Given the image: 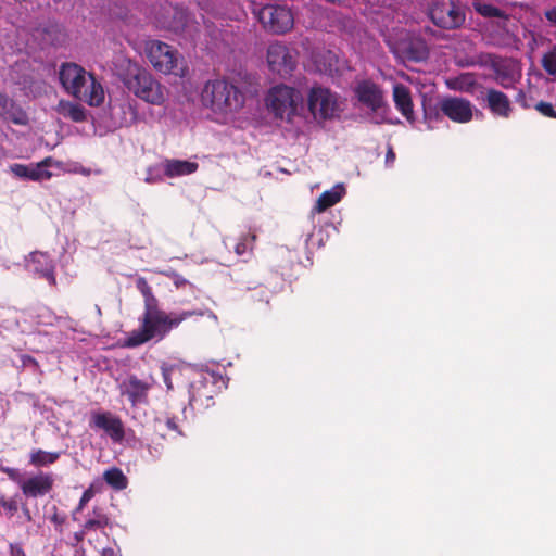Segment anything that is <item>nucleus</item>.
Wrapping results in <instances>:
<instances>
[{
  "mask_svg": "<svg viewBox=\"0 0 556 556\" xmlns=\"http://www.w3.org/2000/svg\"><path fill=\"white\" fill-rule=\"evenodd\" d=\"M136 287L143 296V313L139 318L140 327L132 330L124 341L125 348H137L151 340H163L173 329L193 316H203L201 311L166 313L144 277L136 280Z\"/></svg>",
  "mask_w": 556,
  "mask_h": 556,
  "instance_id": "f257e3e1",
  "label": "nucleus"
},
{
  "mask_svg": "<svg viewBox=\"0 0 556 556\" xmlns=\"http://www.w3.org/2000/svg\"><path fill=\"white\" fill-rule=\"evenodd\" d=\"M117 71L124 86L137 98L153 105L165 102V87L147 68L125 58L119 60Z\"/></svg>",
  "mask_w": 556,
  "mask_h": 556,
  "instance_id": "f03ea898",
  "label": "nucleus"
},
{
  "mask_svg": "<svg viewBox=\"0 0 556 556\" xmlns=\"http://www.w3.org/2000/svg\"><path fill=\"white\" fill-rule=\"evenodd\" d=\"M63 88L76 99L87 102L91 106H98L104 101V90L97 81L93 74L86 72L75 63H65L59 73Z\"/></svg>",
  "mask_w": 556,
  "mask_h": 556,
  "instance_id": "7ed1b4c3",
  "label": "nucleus"
},
{
  "mask_svg": "<svg viewBox=\"0 0 556 556\" xmlns=\"http://www.w3.org/2000/svg\"><path fill=\"white\" fill-rule=\"evenodd\" d=\"M201 97L206 106L219 113L238 111L245 100L239 88L225 79L207 81Z\"/></svg>",
  "mask_w": 556,
  "mask_h": 556,
  "instance_id": "20e7f679",
  "label": "nucleus"
},
{
  "mask_svg": "<svg viewBox=\"0 0 556 556\" xmlns=\"http://www.w3.org/2000/svg\"><path fill=\"white\" fill-rule=\"evenodd\" d=\"M144 51L155 71L165 75L185 76L184 58L174 47L160 40H150L146 42Z\"/></svg>",
  "mask_w": 556,
  "mask_h": 556,
  "instance_id": "39448f33",
  "label": "nucleus"
},
{
  "mask_svg": "<svg viewBox=\"0 0 556 556\" xmlns=\"http://www.w3.org/2000/svg\"><path fill=\"white\" fill-rule=\"evenodd\" d=\"M7 79L28 98H39L47 92V83L27 59L17 60L7 74Z\"/></svg>",
  "mask_w": 556,
  "mask_h": 556,
  "instance_id": "423d86ee",
  "label": "nucleus"
},
{
  "mask_svg": "<svg viewBox=\"0 0 556 556\" xmlns=\"http://www.w3.org/2000/svg\"><path fill=\"white\" fill-rule=\"evenodd\" d=\"M266 101L275 117L291 122L303 109L304 99L298 89L278 85L269 90Z\"/></svg>",
  "mask_w": 556,
  "mask_h": 556,
  "instance_id": "0eeeda50",
  "label": "nucleus"
},
{
  "mask_svg": "<svg viewBox=\"0 0 556 556\" xmlns=\"http://www.w3.org/2000/svg\"><path fill=\"white\" fill-rule=\"evenodd\" d=\"M307 106L315 118L330 119L340 112V104L337 93L329 88L314 86L307 96Z\"/></svg>",
  "mask_w": 556,
  "mask_h": 556,
  "instance_id": "6e6552de",
  "label": "nucleus"
},
{
  "mask_svg": "<svg viewBox=\"0 0 556 556\" xmlns=\"http://www.w3.org/2000/svg\"><path fill=\"white\" fill-rule=\"evenodd\" d=\"M257 17L265 30L273 34H285L294 24L293 14L285 5L266 4L257 13Z\"/></svg>",
  "mask_w": 556,
  "mask_h": 556,
  "instance_id": "1a4fd4ad",
  "label": "nucleus"
},
{
  "mask_svg": "<svg viewBox=\"0 0 556 556\" xmlns=\"http://www.w3.org/2000/svg\"><path fill=\"white\" fill-rule=\"evenodd\" d=\"M438 106L439 112H435L433 116L431 113L426 114L429 119L439 121L442 114L454 123L466 124L469 123L473 116V105L465 98L447 96L440 100Z\"/></svg>",
  "mask_w": 556,
  "mask_h": 556,
  "instance_id": "9d476101",
  "label": "nucleus"
},
{
  "mask_svg": "<svg viewBox=\"0 0 556 556\" xmlns=\"http://www.w3.org/2000/svg\"><path fill=\"white\" fill-rule=\"evenodd\" d=\"M432 23L442 29H457L465 23V12L454 3L433 2L429 9Z\"/></svg>",
  "mask_w": 556,
  "mask_h": 556,
  "instance_id": "9b49d317",
  "label": "nucleus"
},
{
  "mask_svg": "<svg viewBox=\"0 0 556 556\" xmlns=\"http://www.w3.org/2000/svg\"><path fill=\"white\" fill-rule=\"evenodd\" d=\"M357 100L375 113H386L389 105L386 102L381 87L370 79L357 83L354 89Z\"/></svg>",
  "mask_w": 556,
  "mask_h": 556,
  "instance_id": "f8f14e48",
  "label": "nucleus"
},
{
  "mask_svg": "<svg viewBox=\"0 0 556 556\" xmlns=\"http://www.w3.org/2000/svg\"><path fill=\"white\" fill-rule=\"evenodd\" d=\"M155 380L152 376L140 379L136 375H129L119 386L121 394L126 396L132 407L149 403V392Z\"/></svg>",
  "mask_w": 556,
  "mask_h": 556,
  "instance_id": "ddd939ff",
  "label": "nucleus"
},
{
  "mask_svg": "<svg viewBox=\"0 0 556 556\" xmlns=\"http://www.w3.org/2000/svg\"><path fill=\"white\" fill-rule=\"evenodd\" d=\"M267 64L271 72L287 76L295 68L296 60L287 46L274 42L267 49Z\"/></svg>",
  "mask_w": 556,
  "mask_h": 556,
  "instance_id": "4468645a",
  "label": "nucleus"
},
{
  "mask_svg": "<svg viewBox=\"0 0 556 556\" xmlns=\"http://www.w3.org/2000/svg\"><path fill=\"white\" fill-rule=\"evenodd\" d=\"M89 426L92 429L103 430L114 442H122L125 438V428L122 419L111 412H92Z\"/></svg>",
  "mask_w": 556,
  "mask_h": 556,
  "instance_id": "2eb2a0df",
  "label": "nucleus"
},
{
  "mask_svg": "<svg viewBox=\"0 0 556 556\" xmlns=\"http://www.w3.org/2000/svg\"><path fill=\"white\" fill-rule=\"evenodd\" d=\"M54 486V476L51 472L38 471L24 479L21 492L26 498H37L49 494Z\"/></svg>",
  "mask_w": 556,
  "mask_h": 556,
  "instance_id": "dca6fc26",
  "label": "nucleus"
},
{
  "mask_svg": "<svg viewBox=\"0 0 556 556\" xmlns=\"http://www.w3.org/2000/svg\"><path fill=\"white\" fill-rule=\"evenodd\" d=\"M484 100L486 108L493 116L501 118L510 117L513 113L511 102L503 91L494 88L486 89Z\"/></svg>",
  "mask_w": 556,
  "mask_h": 556,
  "instance_id": "f3484780",
  "label": "nucleus"
},
{
  "mask_svg": "<svg viewBox=\"0 0 556 556\" xmlns=\"http://www.w3.org/2000/svg\"><path fill=\"white\" fill-rule=\"evenodd\" d=\"M29 266L34 273L45 278L50 286H56L54 262L48 253L33 252L29 258Z\"/></svg>",
  "mask_w": 556,
  "mask_h": 556,
  "instance_id": "a211bd4d",
  "label": "nucleus"
},
{
  "mask_svg": "<svg viewBox=\"0 0 556 556\" xmlns=\"http://www.w3.org/2000/svg\"><path fill=\"white\" fill-rule=\"evenodd\" d=\"M0 117L15 125L25 126L28 124L27 113L10 99L4 92L0 91Z\"/></svg>",
  "mask_w": 556,
  "mask_h": 556,
  "instance_id": "6ab92c4d",
  "label": "nucleus"
},
{
  "mask_svg": "<svg viewBox=\"0 0 556 556\" xmlns=\"http://www.w3.org/2000/svg\"><path fill=\"white\" fill-rule=\"evenodd\" d=\"M393 101L396 110L407 119V122L414 123V104L409 88L401 83L395 84L393 86Z\"/></svg>",
  "mask_w": 556,
  "mask_h": 556,
  "instance_id": "aec40b11",
  "label": "nucleus"
},
{
  "mask_svg": "<svg viewBox=\"0 0 556 556\" xmlns=\"http://www.w3.org/2000/svg\"><path fill=\"white\" fill-rule=\"evenodd\" d=\"M83 526L85 531H100L105 533L104 530L111 528V519L103 507L94 506L92 510L88 513Z\"/></svg>",
  "mask_w": 556,
  "mask_h": 556,
  "instance_id": "412c9836",
  "label": "nucleus"
},
{
  "mask_svg": "<svg viewBox=\"0 0 556 556\" xmlns=\"http://www.w3.org/2000/svg\"><path fill=\"white\" fill-rule=\"evenodd\" d=\"M198 167V163L194 162L182 160H166L164 163V174L170 178L185 176L194 173Z\"/></svg>",
  "mask_w": 556,
  "mask_h": 556,
  "instance_id": "4be33fe9",
  "label": "nucleus"
},
{
  "mask_svg": "<svg viewBox=\"0 0 556 556\" xmlns=\"http://www.w3.org/2000/svg\"><path fill=\"white\" fill-rule=\"evenodd\" d=\"M404 53L410 61L420 62L429 56V49L425 40L413 38L404 46Z\"/></svg>",
  "mask_w": 556,
  "mask_h": 556,
  "instance_id": "5701e85b",
  "label": "nucleus"
},
{
  "mask_svg": "<svg viewBox=\"0 0 556 556\" xmlns=\"http://www.w3.org/2000/svg\"><path fill=\"white\" fill-rule=\"evenodd\" d=\"M344 194V189L342 187H336L331 190L324 191L317 199L316 204L314 206V212L323 213L327 208L336 205Z\"/></svg>",
  "mask_w": 556,
  "mask_h": 556,
  "instance_id": "b1692460",
  "label": "nucleus"
},
{
  "mask_svg": "<svg viewBox=\"0 0 556 556\" xmlns=\"http://www.w3.org/2000/svg\"><path fill=\"white\" fill-rule=\"evenodd\" d=\"M59 113L73 122L80 123L86 119V111L83 105L68 101H60Z\"/></svg>",
  "mask_w": 556,
  "mask_h": 556,
  "instance_id": "393cba45",
  "label": "nucleus"
},
{
  "mask_svg": "<svg viewBox=\"0 0 556 556\" xmlns=\"http://www.w3.org/2000/svg\"><path fill=\"white\" fill-rule=\"evenodd\" d=\"M60 455V452H47L41 448L33 450L29 454V464L35 467L49 466L54 464Z\"/></svg>",
  "mask_w": 556,
  "mask_h": 556,
  "instance_id": "a878e982",
  "label": "nucleus"
},
{
  "mask_svg": "<svg viewBox=\"0 0 556 556\" xmlns=\"http://www.w3.org/2000/svg\"><path fill=\"white\" fill-rule=\"evenodd\" d=\"M447 85L453 90L472 93L477 86V80L472 73H464L457 76L456 78L450 80Z\"/></svg>",
  "mask_w": 556,
  "mask_h": 556,
  "instance_id": "bb28decb",
  "label": "nucleus"
},
{
  "mask_svg": "<svg viewBox=\"0 0 556 556\" xmlns=\"http://www.w3.org/2000/svg\"><path fill=\"white\" fill-rule=\"evenodd\" d=\"M103 479L110 486L117 491L124 490L128 485L126 476L123 473L122 469L117 467H112L105 470Z\"/></svg>",
  "mask_w": 556,
  "mask_h": 556,
  "instance_id": "cd10ccee",
  "label": "nucleus"
},
{
  "mask_svg": "<svg viewBox=\"0 0 556 556\" xmlns=\"http://www.w3.org/2000/svg\"><path fill=\"white\" fill-rule=\"evenodd\" d=\"M473 9L478 14H480L481 16L486 17V18H492V17L506 18V17H508V14L505 11H503L490 3L473 2Z\"/></svg>",
  "mask_w": 556,
  "mask_h": 556,
  "instance_id": "c85d7f7f",
  "label": "nucleus"
},
{
  "mask_svg": "<svg viewBox=\"0 0 556 556\" xmlns=\"http://www.w3.org/2000/svg\"><path fill=\"white\" fill-rule=\"evenodd\" d=\"M256 241L255 233H247L240 237L239 241L235 245V252L238 256L251 255Z\"/></svg>",
  "mask_w": 556,
  "mask_h": 556,
  "instance_id": "c756f323",
  "label": "nucleus"
},
{
  "mask_svg": "<svg viewBox=\"0 0 556 556\" xmlns=\"http://www.w3.org/2000/svg\"><path fill=\"white\" fill-rule=\"evenodd\" d=\"M492 70L496 75V81L504 88H509L513 85V78L508 73L507 68L498 62L497 64H492Z\"/></svg>",
  "mask_w": 556,
  "mask_h": 556,
  "instance_id": "7c9ffc66",
  "label": "nucleus"
},
{
  "mask_svg": "<svg viewBox=\"0 0 556 556\" xmlns=\"http://www.w3.org/2000/svg\"><path fill=\"white\" fill-rule=\"evenodd\" d=\"M541 64L548 75H556V46L543 54Z\"/></svg>",
  "mask_w": 556,
  "mask_h": 556,
  "instance_id": "2f4dec72",
  "label": "nucleus"
},
{
  "mask_svg": "<svg viewBox=\"0 0 556 556\" xmlns=\"http://www.w3.org/2000/svg\"><path fill=\"white\" fill-rule=\"evenodd\" d=\"M17 496V494L13 497H5L4 495L0 496V509H3V513L8 518H12L18 510Z\"/></svg>",
  "mask_w": 556,
  "mask_h": 556,
  "instance_id": "473e14b6",
  "label": "nucleus"
},
{
  "mask_svg": "<svg viewBox=\"0 0 556 556\" xmlns=\"http://www.w3.org/2000/svg\"><path fill=\"white\" fill-rule=\"evenodd\" d=\"M52 177V173L43 168L42 165L37 164L35 167H30L28 179L33 181L47 180Z\"/></svg>",
  "mask_w": 556,
  "mask_h": 556,
  "instance_id": "72a5a7b5",
  "label": "nucleus"
},
{
  "mask_svg": "<svg viewBox=\"0 0 556 556\" xmlns=\"http://www.w3.org/2000/svg\"><path fill=\"white\" fill-rule=\"evenodd\" d=\"M535 110L543 116L556 119V110L553 104L545 101H540L535 104Z\"/></svg>",
  "mask_w": 556,
  "mask_h": 556,
  "instance_id": "f704fd0d",
  "label": "nucleus"
},
{
  "mask_svg": "<svg viewBox=\"0 0 556 556\" xmlns=\"http://www.w3.org/2000/svg\"><path fill=\"white\" fill-rule=\"evenodd\" d=\"M1 471L3 473H5L8 476V478L10 480H12L13 482H15L18 485V488L21 489L25 478L22 476V473L20 472V470L17 468L2 467Z\"/></svg>",
  "mask_w": 556,
  "mask_h": 556,
  "instance_id": "c9c22d12",
  "label": "nucleus"
},
{
  "mask_svg": "<svg viewBox=\"0 0 556 556\" xmlns=\"http://www.w3.org/2000/svg\"><path fill=\"white\" fill-rule=\"evenodd\" d=\"M509 18H510V15L508 14V17H506V18H498V21L490 23V27L498 30L501 33V35H509V29H508Z\"/></svg>",
  "mask_w": 556,
  "mask_h": 556,
  "instance_id": "e433bc0d",
  "label": "nucleus"
},
{
  "mask_svg": "<svg viewBox=\"0 0 556 556\" xmlns=\"http://www.w3.org/2000/svg\"><path fill=\"white\" fill-rule=\"evenodd\" d=\"M94 496V491L90 486L86 489L79 500V503L75 509V511H81L84 507L91 501V498Z\"/></svg>",
  "mask_w": 556,
  "mask_h": 556,
  "instance_id": "4c0bfd02",
  "label": "nucleus"
},
{
  "mask_svg": "<svg viewBox=\"0 0 556 556\" xmlns=\"http://www.w3.org/2000/svg\"><path fill=\"white\" fill-rule=\"evenodd\" d=\"M498 62V58L492 53H481L478 56L479 65H490L492 67V64H497Z\"/></svg>",
  "mask_w": 556,
  "mask_h": 556,
  "instance_id": "58836bf2",
  "label": "nucleus"
},
{
  "mask_svg": "<svg viewBox=\"0 0 556 556\" xmlns=\"http://www.w3.org/2000/svg\"><path fill=\"white\" fill-rule=\"evenodd\" d=\"M172 372H173L172 367H168L165 365L162 366V377H163L164 383L166 384V388L168 391L174 389L172 378H170Z\"/></svg>",
  "mask_w": 556,
  "mask_h": 556,
  "instance_id": "ea45409f",
  "label": "nucleus"
},
{
  "mask_svg": "<svg viewBox=\"0 0 556 556\" xmlns=\"http://www.w3.org/2000/svg\"><path fill=\"white\" fill-rule=\"evenodd\" d=\"M169 277L173 279V282L177 289L189 285L188 280L177 273H172Z\"/></svg>",
  "mask_w": 556,
  "mask_h": 556,
  "instance_id": "a19ab883",
  "label": "nucleus"
},
{
  "mask_svg": "<svg viewBox=\"0 0 556 556\" xmlns=\"http://www.w3.org/2000/svg\"><path fill=\"white\" fill-rule=\"evenodd\" d=\"M544 17L551 25L556 26V5L546 9L544 11Z\"/></svg>",
  "mask_w": 556,
  "mask_h": 556,
  "instance_id": "79ce46f5",
  "label": "nucleus"
},
{
  "mask_svg": "<svg viewBox=\"0 0 556 556\" xmlns=\"http://www.w3.org/2000/svg\"><path fill=\"white\" fill-rule=\"evenodd\" d=\"M9 548H10L11 556H26V553L21 544L11 543Z\"/></svg>",
  "mask_w": 556,
  "mask_h": 556,
  "instance_id": "37998d69",
  "label": "nucleus"
},
{
  "mask_svg": "<svg viewBox=\"0 0 556 556\" xmlns=\"http://www.w3.org/2000/svg\"><path fill=\"white\" fill-rule=\"evenodd\" d=\"M165 424H166V427H167L168 430L175 431V432L181 434V431L179 429L178 421H177L176 417H168L166 419Z\"/></svg>",
  "mask_w": 556,
  "mask_h": 556,
  "instance_id": "c03bdc74",
  "label": "nucleus"
},
{
  "mask_svg": "<svg viewBox=\"0 0 556 556\" xmlns=\"http://www.w3.org/2000/svg\"><path fill=\"white\" fill-rule=\"evenodd\" d=\"M13 170L17 176L28 178L30 167L26 165H15Z\"/></svg>",
  "mask_w": 556,
  "mask_h": 556,
  "instance_id": "a18cd8bd",
  "label": "nucleus"
},
{
  "mask_svg": "<svg viewBox=\"0 0 556 556\" xmlns=\"http://www.w3.org/2000/svg\"><path fill=\"white\" fill-rule=\"evenodd\" d=\"M90 533L89 531H85L84 526L81 525V529L79 531H76L73 535L75 544H79L84 541L85 536Z\"/></svg>",
  "mask_w": 556,
  "mask_h": 556,
  "instance_id": "49530a36",
  "label": "nucleus"
},
{
  "mask_svg": "<svg viewBox=\"0 0 556 556\" xmlns=\"http://www.w3.org/2000/svg\"><path fill=\"white\" fill-rule=\"evenodd\" d=\"M22 363L24 366H34V367H38V362L30 355H24L22 357Z\"/></svg>",
  "mask_w": 556,
  "mask_h": 556,
  "instance_id": "de8ad7c7",
  "label": "nucleus"
},
{
  "mask_svg": "<svg viewBox=\"0 0 556 556\" xmlns=\"http://www.w3.org/2000/svg\"><path fill=\"white\" fill-rule=\"evenodd\" d=\"M21 509L23 511V515H24V518L26 519V521L31 522L33 521V515H31L30 509L27 506V504H25V503L22 504L21 505Z\"/></svg>",
  "mask_w": 556,
  "mask_h": 556,
  "instance_id": "09e8293b",
  "label": "nucleus"
},
{
  "mask_svg": "<svg viewBox=\"0 0 556 556\" xmlns=\"http://www.w3.org/2000/svg\"><path fill=\"white\" fill-rule=\"evenodd\" d=\"M394 160H395V153H394L392 147H390L387 152V155H386V162L390 163V162H393Z\"/></svg>",
  "mask_w": 556,
  "mask_h": 556,
  "instance_id": "8fccbe9b",
  "label": "nucleus"
},
{
  "mask_svg": "<svg viewBox=\"0 0 556 556\" xmlns=\"http://www.w3.org/2000/svg\"><path fill=\"white\" fill-rule=\"evenodd\" d=\"M51 521L56 523V525H62L64 521H65V518L60 516L59 514H54L52 517H51Z\"/></svg>",
  "mask_w": 556,
  "mask_h": 556,
  "instance_id": "3c124183",
  "label": "nucleus"
},
{
  "mask_svg": "<svg viewBox=\"0 0 556 556\" xmlns=\"http://www.w3.org/2000/svg\"><path fill=\"white\" fill-rule=\"evenodd\" d=\"M424 31L427 35H431V36H434V37L439 38V34L434 29H432L431 27H425Z\"/></svg>",
  "mask_w": 556,
  "mask_h": 556,
  "instance_id": "603ef678",
  "label": "nucleus"
},
{
  "mask_svg": "<svg viewBox=\"0 0 556 556\" xmlns=\"http://www.w3.org/2000/svg\"><path fill=\"white\" fill-rule=\"evenodd\" d=\"M51 161H52V159H51V157H46L43 161H41V162H40V163H38V164H39V165H42V166H43V168H46V169H47V167H48V166H50Z\"/></svg>",
  "mask_w": 556,
  "mask_h": 556,
  "instance_id": "864d4df0",
  "label": "nucleus"
},
{
  "mask_svg": "<svg viewBox=\"0 0 556 556\" xmlns=\"http://www.w3.org/2000/svg\"><path fill=\"white\" fill-rule=\"evenodd\" d=\"M490 37H491V41H492V43H494V45H500V40L497 39V37H496V36L490 35Z\"/></svg>",
  "mask_w": 556,
  "mask_h": 556,
  "instance_id": "5fc2aeb1",
  "label": "nucleus"
},
{
  "mask_svg": "<svg viewBox=\"0 0 556 556\" xmlns=\"http://www.w3.org/2000/svg\"><path fill=\"white\" fill-rule=\"evenodd\" d=\"M108 553H110V555H111V556H113V555H114V551H113V549H111V548H109L108 551H105V554H104V555H106Z\"/></svg>",
  "mask_w": 556,
  "mask_h": 556,
  "instance_id": "6e6d98bb",
  "label": "nucleus"
}]
</instances>
